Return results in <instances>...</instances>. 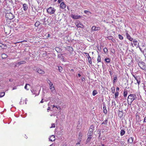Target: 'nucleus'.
I'll use <instances>...</instances> for the list:
<instances>
[{"label":"nucleus","mask_w":146,"mask_h":146,"mask_svg":"<svg viewBox=\"0 0 146 146\" xmlns=\"http://www.w3.org/2000/svg\"><path fill=\"white\" fill-rule=\"evenodd\" d=\"M137 98L136 95L135 94H131L128 96L127 101L128 105H131L133 101Z\"/></svg>","instance_id":"f257e3e1"},{"label":"nucleus","mask_w":146,"mask_h":146,"mask_svg":"<svg viewBox=\"0 0 146 146\" xmlns=\"http://www.w3.org/2000/svg\"><path fill=\"white\" fill-rule=\"evenodd\" d=\"M5 17L6 18L9 20L12 19L15 17L14 15L11 13H6Z\"/></svg>","instance_id":"f03ea898"},{"label":"nucleus","mask_w":146,"mask_h":146,"mask_svg":"<svg viewBox=\"0 0 146 146\" xmlns=\"http://www.w3.org/2000/svg\"><path fill=\"white\" fill-rule=\"evenodd\" d=\"M56 10L54 8L50 7L47 9V11L48 13L51 15L54 14Z\"/></svg>","instance_id":"7ed1b4c3"},{"label":"nucleus","mask_w":146,"mask_h":146,"mask_svg":"<svg viewBox=\"0 0 146 146\" xmlns=\"http://www.w3.org/2000/svg\"><path fill=\"white\" fill-rule=\"evenodd\" d=\"M139 67L142 69H144L145 68V63L144 62L142 61L139 62L138 63Z\"/></svg>","instance_id":"20e7f679"},{"label":"nucleus","mask_w":146,"mask_h":146,"mask_svg":"<svg viewBox=\"0 0 146 146\" xmlns=\"http://www.w3.org/2000/svg\"><path fill=\"white\" fill-rule=\"evenodd\" d=\"M71 17L74 19H77L80 18L81 16L80 15H72Z\"/></svg>","instance_id":"39448f33"},{"label":"nucleus","mask_w":146,"mask_h":146,"mask_svg":"<svg viewBox=\"0 0 146 146\" xmlns=\"http://www.w3.org/2000/svg\"><path fill=\"white\" fill-rule=\"evenodd\" d=\"M36 71L39 74H44L45 73L44 71L41 69L40 68H37Z\"/></svg>","instance_id":"423d86ee"},{"label":"nucleus","mask_w":146,"mask_h":146,"mask_svg":"<svg viewBox=\"0 0 146 146\" xmlns=\"http://www.w3.org/2000/svg\"><path fill=\"white\" fill-rule=\"evenodd\" d=\"M82 136V133L80 132L79 134L78 138L77 140V141L81 142V141Z\"/></svg>","instance_id":"0eeeda50"},{"label":"nucleus","mask_w":146,"mask_h":146,"mask_svg":"<svg viewBox=\"0 0 146 146\" xmlns=\"http://www.w3.org/2000/svg\"><path fill=\"white\" fill-rule=\"evenodd\" d=\"M125 35L127 39L131 41L133 40V39L131 36L128 33H125Z\"/></svg>","instance_id":"6e6552de"},{"label":"nucleus","mask_w":146,"mask_h":146,"mask_svg":"<svg viewBox=\"0 0 146 146\" xmlns=\"http://www.w3.org/2000/svg\"><path fill=\"white\" fill-rule=\"evenodd\" d=\"M92 29L93 31H96L100 30V28L99 27H96L95 26H94L92 27Z\"/></svg>","instance_id":"1a4fd4ad"},{"label":"nucleus","mask_w":146,"mask_h":146,"mask_svg":"<svg viewBox=\"0 0 146 146\" xmlns=\"http://www.w3.org/2000/svg\"><path fill=\"white\" fill-rule=\"evenodd\" d=\"M87 138L86 140V144H87L90 142L92 138V136L87 135Z\"/></svg>","instance_id":"9d476101"},{"label":"nucleus","mask_w":146,"mask_h":146,"mask_svg":"<svg viewBox=\"0 0 146 146\" xmlns=\"http://www.w3.org/2000/svg\"><path fill=\"white\" fill-rule=\"evenodd\" d=\"M103 112L105 114H106L107 113V111L106 109V106L105 103H103Z\"/></svg>","instance_id":"9b49d317"},{"label":"nucleus","mask_w":146,"mask_h":146,"mask_svg":"<svg viewBox=\"0 0 146 146\" xmlns=\"http://www.w3.org/2000/svg\"><path fill=\"white\" fill-rule=\"evenodd\" d=\"M23 5V10L25 11H26L28 9V5L27 4L25 3L22 4Z\"/></svg>","instance_id":"f8f14e48"},{"label":"nucleus","mask_w":146,"mask_h":146,"mask_svg":"<svg viewBox=\"0 0 146 146\" xmlns=\"http://www.w3.org/2000/svg\"><path fill=\"white\" fill-rule=\"evenodd\" d=\"M76 26L78 28H83L84 27V26L80 22H79L78 24L76 25Z\"/></svg>","instance_id":"ddd939ff"},{"label":"nucleus","mask_w":146,"mask_h":146,"mask_svg":"<svg viewBox=\"0 0 146 146\" xmlns=\"http://www.w3.org/2000/svg\"><path fill=\"white\" fill-rule=\"evenodd\" d=\"M135 79L137 81V83L138 85H139L140 83V81L139 77L138 76H136L135 78Z\"/></svg>","instance_id":"4468645a"},{"label":"nucleus","mask_w":146,"mask_h":146,"mask_svg":"<svg viewBox=\"0 0 146 146\" xmlns=\"http://www.w3.org/2000/svg\"><path fill=\"white\" fill-rule=\"evenodd\" d=\"M85 54H87L88 55V62L90 64H91L92 63V59H91V58L90 57L89 54L87 53H86V52H85Z\"/></svg>","instance_id":"2eb2a0df"},{"label":"nucleus","mask_w":146,"mask_h":146,"mask_svg":"<svg viewBox=\"0 0 146 146\" xmlns=\"http://www.w3.org/2000/svg\"><path fill=\"white\" fill-rule=\"evenodd\" d=\"M26 62L25 61L22 60L20 61L19 62L17 63V64L18 65V66H19L21 64L26 63Z\"/></svg>","instance_id":"dca6fc26"},{"label":"nucleus","mask_w":146,"mask_h":146,"mask_svg":"<svg viewBox=\"0 0 146 146\" xmlns=\"http://www.w3.org/2000/svg\"><path fill=\"white\" fill-rule=\"evenodd\" d=\"M60 7L62 9H64L66 7V5L64 2H62L60 5Z\"/></svg>","instance_id":"f3484780"},{"label":"nucleus","mask_w":146,"mask_h":146,"mask_svg":"<svg viewBox=\"0 0 146 146\" xmlns=\"http://www.w3.org/2000/svg\"><path fill=\"white\" fill-rule=\"evenodd\" d=\"M32 92L33 94H36V96L38 95L39 94V91H38L37 93V91L36 90H33L32 91Z\"/></svg>","instance_id":"a211bd4d"},{"label":"nucleus","mask_w":146,"mask_h":146,"mask_svg":"<svg viewBox=\"0 0 146 146\" xmlns=\"http://www.w3.org/2000/svg\"><path fill=\"white\" fill-rule=\"evenodd\" d=\"M50 88L51 91L52 93L54 94L56 92V90L54 86H52Z\"/></svg>","instance_id":"6ab92c4d"},{"label":"nucleus","mask_w":146,"mask_h":146,"mask_svg":"<svg viewBox=\"0 0 146 146\" xmlns=\"http://www.w3.org/2000/svg\"><path fill=\"white\" fill-rule=\"evenodd\" d=\"M118 117H119L120 118H121L123 116V112L121 111H119V112L118 113Z\"/></svg>","instance_id":"aec40b11"},{"label":"nucleus","mask_w":146,"mask_h":146,"mask_svg":"<svg viewBox=\"0 0 146 146\" xmlns=\"http://www.w3.org/2000/svg\"><path fill=\"white\" fill-rule=\"evenodd\" d=\"M55 136L52 135L49 138V140L51 141H54L55 140Z\"/></svg>","instance_id":"412c9836"},{"label":"nucleus","mask_w":146,"mask_h":146,"mask_svg":"<svg viewBox=\"0 0 146 146\" xmlns=\"http://www.w3.org/2000/svg\"><path fill=\"white\" fill-rule=\"evenodd\" d=\"M133 138L132 137H130L127 140V142L128 143H132L133 142Z\"/></svg>","instance_id":"4be33fe9"},{"label":"nucleus","mask_w":146,"mask_h":146,"mask_svg":"<svg viewBox=\"0 0 146 146\" xmlns=\"http://www.w3.org/2000/svg\"><path fill=\"white\" fill-rule=\"evenodd\" d=\"M133 43L135 46H137V40L134 39L133 40Z\"/></svg>","instance_id":"5701e85b"},{"label":"nucleus","mask_w":146,"mask_h":146,"mask_svg":"<svg viewBox=\"0 0 146 146\" xmlns=\"http://www.w3.org/2000/svg\"><path fill=\"white\" fill-rule=\"evenodd\" d=\"M47 82L49 86L50 87H51L52 86H53V84L52 82H51L49 80H47Z\"/></svg>","instance_id":"b1692460"},{"label":"nucleus","mask_w":146,"mask_h":146,"mask_svg":"<svg viewBox=\"0 0 146 146\" xmlns=\"http://www.w3.org/2000/svg\"><path fill=\"white\" fill-rule=\"evenodd\" d=\"M136 120L137 121H139V120L140 119L139 116V115L137 113L136 114Z\"/></svg>","instance_id":"393cba45"},{"label":"nucleus","mask_w":146,"mask_h":146,"mask_svg":"<svg viewBox=\"0 0 146 146\" xmlns=\"http://www.w3.org/2000/svg\"><path fill=\"white\" fill-rule=\"evenodd\" d=\"M117 76H115L113 78V85L115 84V82H116L117 80Z\"/></svg>","instance_id":"a878e982"},{"label":"nucleus","mask_w":146,"mask_h":146,"mask_svg":"<svg viewBox=\"0 0 146 146\" xmlns=\"http://www.w3.org/2000/svg\"><path fill=\"white\" fill-rule=\"evenodd\" d=\"M127 94V90H124L123 92V96L124 98H126Z\"/></svg>","instance_id":"bb28decb"},{"label":"nucleus","mask_w":146,"mask_h":146,"mask_svg":"<svg viewBox=\"0 0 146 146\" xmlns=\"http://www.w3.org/2000/svg\"><path fill=\"white\" fill-rule=\"evenodd\" d=\"M125 131L123 129H122V130H121L120 131V135L121 136H122L123 135L125 134Z\"/></svg>","instance_id":"cd10ccee"},{"label":"nucleus","mask_w":146,"mask_h":146,"mask_svg":"<svg viewBox=\"0 0 146 146\" xmlns=\"http://www.w3.org/2000/svg\"><path fill=\"white\" fill-rule=\"evenodd\" d=\"M108 121V118H107L105 120L103 121L102 123V124L107 125Z\"/></svg>","instance_id":"c85d7f7f"},{"label":"nucleus","mask_w":146,"mask_h":146,"mask_svg":"<svg viewBox=\"0 0 146 146\" xmlns=\"http://www.w3.org/2000/svg\"><path fill=\"white\" fill-rule=\"evenodd\" d=\"M40 24V23L39 21H37L35 24V26L36 27H37Z\"/></svg>","instance_id":"c756f323"},{"label":"nucleus","mask_w":146,"mask_h":146,"mask_svg":"<svg viewBox=\"0 0 146 146\" xmlns=\"http://www.w3.org/2000/svg\"><path fill=\"white\" fill-rule=\"evenodd\" d=\"M2 57L3 58H7L8 56L5 54H3L2 55Z\"/></svg>","instance_id":"7c9ffc66"},{"label":"nucleus","mask_w":146,"mask_h":146,"mask_svg":"<svg viewBox=\"0 0 146 146\" xmlns=\"http://www.w3.org/2000/svg\"><path fill=\"white\" fill-rule=\"evenodd\" d=\"M45 20L46 18L45 17H44L43 19H42V21H44L43 24L44 25H46L48 23H46V21Z\"/></svg>","instance_id":"2f4dec72"},{"label":"nucleus","mask_w":146,"mask_h":146,"mask_svg":"<svg viewBox=\"0 0 146 146\" xmlns=\"http://www.w3.org/2000/svg\"><path fill=\"white\" fill-rule=\"evenodd\" d=\"M105 61L107 63H110V60L109 58H106L105 59Z\"/></svg>","instance_id":"473e14b6"},{"label":"nucleus","mask_w":146,"mask_h":146,"mask_svg":"<svg viewBox=\"0 0 146 146\" xmlns=\"http://www.w3.org/2000/svg\"><path fill=\"white\" fill-rule=\"evenodd\" d=\"M119 93L118 92H116L115 94V98H117V97L119 95Z\"/></svg>","instance_id":"72a5a7b5"},{"label":"nucleus","mask_w":146,"mask_h":146,"mask_svg":"<svg viewBox=\"0 0 146 146\" xmlns=\"http://www.w3.org/2000/svg\"><path fill=\"white\" fill-rule=\"evenodd\" d=\"M97 93V91L96 90H94L92 92V95L93 96H95Z\"/></svg>","instance_id":"f704fd0d"},{"label":"nucleus","mask_w":146,"mask_h":146,"mask_svg":"<svg viewBox=\"0 0 146 146\" xmlns=\"http://www.w3.org/2000/svg\"><path fill=\"white\" fill-rule=\"evenodd\" d=\"M111 92L113 94L115 92V89L114 87L113 86L111 88Z\"/></svg>","instance_id":"c9c22d12"},{"label":"nucleus","mask_w":146,"mask_h":146,"mask_svg":"<svg viewBox=\"0 0 146 146\" xmlns=\"http://www.w3.org/2000/svg\"><path fill=\"white\" fill-rule=\"evenodd\" d=\"M5 94L4 92H2L0 93V97H3Z\"/></svg>","instance_id":"e433bc0d"},{"label":"nucleus","mask_w":146,"mask_h":146,"mask_svg":"<svg viewBox=\"0 0 146 146\" xmlns=\"http://www.w3.org/2000/svg\"><path fill=\"white\" fill-rule=\"evenodd\" d=\"M93 133L91 132H90L88 131V133L87 134V135H89L91 136H92V135L93 134Z\"/></svg>","instance_id":"4c0bfd02"},{"label":"nucleus","mask_w":146,"mask_h":146,"mask_svg":"<svg viewBox=\"0 0 146 146\" xmlns=\"http://www.w3.org/2000/svg\"><path fill=\"white\" fill-rule=\"evenodd\" d=\"M118 37L119 39L120 40H123V36L120 34L118 35Z\"/></svg>","instance_id":"58836bf2"},{"label":"nucleus","mask_w":146,"mask_h":146,"mask_svg":"<svg viewBox=\"0 0 146 146\" xmlns=\"http://www.w3.org/2000/svg\"><path fill=\"white\" fill-rule=\"evenodd\" d=\"M97 61L98 62H100L101 61L100 57L99 55L98 56Z\"/></svg>","instance_id":"ea45409f"},{"label":"nucleus","mask_w":146,"mask_h":146,"mask_svg":"<svg viewBox=\"0 0 146 146\" xmlns=\"http://www.w3.org/2000/svg\"><path fill=\"white\" fill-rule=\"evenodd\" d=\"M103 50L105 53H106L108 51V49L106 47L104 48Z\"/></svg>","instance_id":"a19ab883"},{"label":"nucleus","mask_w":146,"mask_h":146,"mask_svg":"<svg viewBox=\"0 0 146 146\" xmlns=\"http://www.w3.org/2000/svg\"><path fill=\"white\" fill-rule=\"evenodd\" d=\"M58 70L59 71L61 72L62 70V68L61 66L58 67Z\"/></svg>","instance_id":"79ce46f5"},{"label":"nucleus","mask_w":146,"mask_h":146,"mask_svg":"<svg viewBox=\"0 0 146 146\" xmlns=\"http://www.w3.org/2000/svg\"><path fill=\"white\" fill-rule=\"evenodd\" d=\"M62 56V54H59L58 55V57L59 58H61L62 57V58H63V57ZM63 59H64V58H63Z\"/></svg>","instance_id":"37998d69"},{"label":"nucleus","mask_w":146,"mask_h":146,"mask_svg":"<svg viewBox=\"0 0 146 146\" xmlns=\"http://www.w3.org/2000/svg\"><path fill=\"white\" fill-rule=\"evenodd\" d=\"M107 38L109 40H112L113 38V37L112 36H110L107 37Z\"/></svg>","instance_id":"c03bdc74"},{"label":"nucleus","mask_w":146,"mask_h":146,"mask_svg":"<svg viewBox=\"0 0 146 146\" xmlns=\"http://www.w3.org/2000/svg\"><path fill=\"white\" fill-rule=\"evenodd\" d=\"M78 142L76 144V146H80V142L79 141H77Z\"/></svg>","instance_id":"a18cd8bd"},{"label":"nucleus","mask_w":146,"mask_h":146,"mask_svg":"<svg viewBox=\"0 0 146 146\" xmlns=\"http://www.w3.org/2000/svg\"><path fill=\"white\" fill-rule=\"evenodd\" d=\"M90 129H94V125H91L90 127Z\"/></svg>","instance_id":"49530a36"},{"label":"nucleus","mask_w":146,"mask_h":146,"mask_svg":"<svg viewBox=\"0 0 146 146\" xmlns=\"http://www.w3.org/2000/svg\"><path fill=\"white\" fill-rule=\"evenodd\" d=\"M94 130V129H92L89 128V130H88V131L91 132L93 133Z\"/></svg>","instance_id":"de8ad7c7"},{"label":"nucleus","mask_w":146,"mask_h":146,"mask_svg":"<svg viewBox=\"0 0 146 146\" xmlns=\"http://www.w3.org/2000/svg\"><path fill=\"white\" fill-rule=\"evenodd\" d=\"M55 127V124L54 123H52V126L50 127V128L52 127Z\"/></svg>","instance_id":"09e8293b"},{"label":"nucleus","mask_w":146,"mask_h":146,"mask_svg":"<svg viewBox=\"0 0 146 146\" xmlns=\"http://www.w3.org/2000/svg\"><path fill=\"white\" fill-rule=\"evenodd\" d=\"M27 85H29V84H26V85L25 86V88L27 90H29L28 89H27Z\"/></svg>","instance_id":"8fccbe9b"},{"label":"nucleus","mask_w":146,"mask_h":146,"mask_svg":"<svg viewBox=\"0 0 146 146\" xmlns=\"http://www.w3.org/2000/svg\"><path fill=\"white\" fill-rule=\"evenodd\" d=\"M58 110H60V108L59 106H57L56 108Z\"/></svg>","instance_id":"3c124183"},{"label":"nucleus","mask_w":146,"mask_h":146,"mask_svg":"<svg viewBox=\"0 0 146 146\" xmlns=\"http://www.w3.org/2000/svg\"><path fill=\"white\" fill-rule=\"evenodd\" d=\"M88 12H90L88 11L87 10H85L84 11V13H87Z\"/></svg>","instance_id":"603ef678"},{"label":"nucleus","mask_w":146,"mask_h":146,"mask_svg":"<svg viewBox=\"0 0 146 146\" xmlns=\"http://www.w3.org/2000/svg\"><path fill=\"white\" fill-rule=\"evenodd\" d=\"M63 0H58V3H60Z\"/></svg>","instance_id":"864d4df0"},{"label":"nucleus","mask_w":146,"mask_h":146,"mask_svg":"<svg viewBox=\"0 0 146 146\" xmlns=\"http://www.w3.org/2000/svg\"><path fill=\"white\" fill-rule=\"evenodd\" d=\"M143 122H146V117H145L144 119Z\"/></svg>","instance_id":"5fc2aeb1"},{"label":"nucleus","mask_w":146,"mask_h":146,"mask_svg":"<svg viewBox=\"0 0 146 146\" xmlns=\"http://www.w3.org/2000/svg\"><path fill=\"white\" fill-rule=\"evenodd\" d=\"M13 80V79L12 78H11L9 79V81L10 82H12Z\"/></svg>","instance_id":"6e6d98bb"},{"label":"nucleus","mask_w":146,"mask_h":146,"mask_svg":"<svg viewBox=\"0 0 146 146\" xmlns=\"http://www.w3.org/2000/svg\"><path fill=\"white\" fill-rule=\"evenodd\" d=\"M17 89V87L16 86H15L13 87V90L16 89Z\"/></svg>","instance_id":"4d7b16f0"},{"label":"nucleus","mask_w":146,"mask_h":146,"mask_svg":"<svg viewBox=\"0 0 146 146\" xmlns=\"http://www.w3.org/2000/svg\"><path fill=\"white\" fill-rule=\"evenodd\" d=\"M119 87H117L116 88V91H119Z\"/></svg>","instance_id":"13d9d810"},{"label":"nucleus","mask_w":146,"mask_h":146,"mask_svg":"<svg viewBox=\"0 0 146 146\" xmlns=\"http://www.w3.org/2000/svg\"><path fill=\"white\" fill-rule=\"evenodd\" d=\"M54 107L56 108L57 107V106H55V105H53V106H52V108H54Z\"/></svg>","instance_id":"bf43d9fd"},{"label":"nucleus","mask_w":146,"mask_h":146,"mask_svg":"<svg viewBox=\"0 0 146 146\" xmlns=\"http://www.w3.org/2000/svg\"><path fill=\"white\" fill-rule=\"evenodd\" d=\"M15 67H16L17 66H17L18 65L17 64V63H15Z\"/></svg>","instance_id":"052dcab7"},{"label":"nucleus","mask_w":146,"mask_h":146,"mask_svg":"<svg viewBox=\"0 0 146 146\" xmlns=\"http://www.w3.org/2000/svg\"><path fill=\"white\" fill-rule=\"evenodd\" d=\"M139 43H138V44H137V47H138V48H139L140 47V46H139Z\"/></svg>","instance_id":"680f3d73"},{"label":"nucleus","mask_w":146,"mask_h":146,"mask_svg":"<svg viewBox=\"0 0 146 146\" xmlns=\"http://www.w3.org/2000/svg\"><path fill=\"white\" fill-rule=\"evenodd\" d=\"M81 80H82V81H83L84 80H85V78H82V79H81Z\"/></svg>","instance_id":"e2e57ef3"},{"label":"nucleus","mask_w":146,"mask_h":146,"mask_svg":"<svg viewBox=\"0 0 146 146\" xmlns=\"http://www.w3.org/2000/svg\"><path fill=\"white\" fill-rule=\"evenodd\" d=\"M27 42V41L26 40H23L21 42Z\"/></svg>","instance_id":"0e129e2a"},{"label":"nucleus","mask_w":146,"mask_h":146,"mask_svg":"<svg viewBox=\"0 0 146 146\" xmlns=\"http://www.w3.org/2000/svg\"><path fill=\"white\" fill-rule=\"evenodd\" d=\"M43 99H42L40 102V103H42L43 102Z\"/></svg>","instance_id":"69168bd1"},{"label":"nucleus","mask_w":146,"mask_h":146,"mask_svg":"<svg viewBox=\"0 0 146 146\" xmlns=\"http://www.w3.org/2000/svg\"><path fill=\"white\" fill-rule=\"evenodd\" d=\"M50 109V108L49 107H48L47 108V110H48H48H49Z\"/></svg>","instance_id":"338daca9"},{"label":"nucleus","mask_w":146,"mask_h":146,"mask_svg":"<svg viewBox=\"0 0 146 146\" xmlns=\"http://www.w3.org/2000/svg\"><path fill=\"white\" fill-rule=\"evenodd\" d=\"M78 76L79 77H80V76H81V75L80 74H78Z\"/></svg>","instance_id":"774afa93"}]
</instances>
